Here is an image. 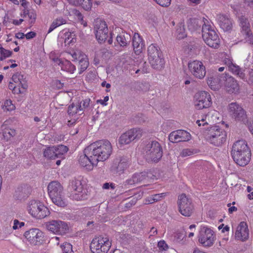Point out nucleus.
<instances>
[{
  "label": "nucleus",
  "instance_id": "obj_17",
  "mask_svg": "<svg viewBox=\"0 0 253 253\" xmlns=\"http://www.w3.org/2000/svg\"><path fill=\"white\" fill-rule=\"evenodd\" d=\"M24 236L31 244L37 245L41 243L43 233L38 228H32L26 231Z\"/></svg>",
  "mask_w": 253,
  "mask_h": 253
},
{
  "label": "nucleus",
  "instance_id": "obj_26",
  "mask_svg": "<svg viewBox=\"0 0 253 253\" xmlns=\"http://www.w3.org/2000/svg\"><path fill=\"white\" fill-rule=\"evenodd\" d=\"M223 62L224 64L228 67V70L232 72L233 74L237 75L241 78H244V74L241 68L236 64H234L231 59L225 58Z\"/></svg>",
  "mask_w": 253,
  "mask_h": 253
},
{
  "label": "nucleus",
  "instance_id": "obj_30",
  "mask_svg": "<svg viewBox=\"0 0 253 253\" xmlns=\"http://www.w3.org/2000/svg\"><path fill=\"white\" fill-rule=\"evenodd\" d=\"M207 84L213 90H218L221 86L220 80L216 75L211 76L207 80Z\"/></svg>",
  "mask_w": 253,
  "mask_h": 253
},
{
  "label": "nucleus",
  "instance_id": "obj_52",
  "mask_svg": "<svg viewBox=\"0 0 253 253\" xmlns=\"http://www.w3.org/2000/svg\"><path fill=\"white\" fill-rule=\"evenodd\" d=\"M166 195V193H163L158 194H155L152 196L153 198V201L157 202L161 199V198L164 197Z\"/></svg>",
  "mask_w": 253,
  "mask_h": 253
},
{
  "label": "nucleus",
  "instance_id": "obj_28",
  "mask_svg": "<svg viewBox=\"0 0 253 253\" xmlns=\"http://www.w3.org/2000/svg\"><path fill=\"white\" fill-rule=\"evenodd\" d=\"M12 81L19 88L21 87L24 91L27 88L28 84L24 76L19 73L14 74L12 77Z\"/></svg>",
  "mask_w": 253,
  "mask_h": 253
},
{
  "label": "nucleus",
  "instance_id": "obj_45",
  "mask_svg": "<svg viewBox=\"0 0 253 253\" xmlns=\"http://www.w3.org/2000/svg\"><path fill=\"white\" fill-rule=\"evenodd\" d=\"M61 248L63 253H74L72 250V246L71 244L65 242L61 245Z\"/></svg>",
  "mask_w": 253,
  "mask_h": 253
},
{
  "label": "nucleus",
  "instance_id": "obj_57",
  "mask_svg": "<svg viewBox=\"0 0 253 253\" xmlns=\"http://www.w3.org/2000/svg\"><path fill=\"white\" fill-rule=\"evenodd\" d=\"M75 14L78 17V19L80 20H83V16L82 14L78 10H75Z\"/></svg>",
  "mask_w": 253,
  "mask_h": 253
},
{
  "label": "nucleus",
  "instance_id": "obj_14",
  "mask_svg": "<svg viewBox=\"0 0 253 253\" xmlns=\"http://www.w3.org/2000/svg\"><path fill=\"white\" fill-rule=\"evenodd\" d=\"M188 68L190 74L196 78L202 79L206 76V68L201 61L196 60L190 61Z\"/></svg>",
  "mask_w": 253,
  "mask_h": 253
},
{
  "label": "nucleus",
  "instance_id": "obj_44",
  "mask_svg": "<svg viewBox=\"0 0 253 253\" xmlns=\"http://www.w3.org/2000/svg\"><path fill=\"white\" fill-rule=\"evenodd\" d=\"M80 3L78 5H81L85 10H88L92 7V0H80Z\"/></svg>",
  "mask_w": 253,
  "mask_h": 253
},
{
  "label": "nucleus",
  "instance_id": "obj_2",
  "mask_svg": "<svg viewBox=\"0 0 253 253\" xmlns=\"http://www.w3.org/2000/svg\"><path fill=\"white\" fill-rule=\"evenodd\" d=\"M47 189L49 196L54 204L59 207L66 205L63 188L59 182L56 181L50 182Z\"/></svg>",
  "mask_w": 253,
  "mask_h": 253
},
{
  "label": "nucleus",
  "instance_id": "obj_19",
  "mask_svg": "<svg viewBox=\"0 0 253 253\" xmlns=\"http://www.w3.org/2000/svg\"><path fill=\"white\" fill-rule=\"evenodd\" d=\"M128 160L124 157L117 158L113 161L110 168L111 171L114 174L122 173L127 168Z\"/></svg>",
  "mask_w": 253,
  "mask_h": 253
},
{
  "label": "nucleus",
  "instance_id": "obj_59",
  "mask_svg": "<svg viewBox=\"0 0 253 253\" xmlns=\"http://www.w3.org/2000/svg\"><path fill=\"white\" fill-rule=\"evenodd\" d=\"M20 2L21 5L24 8V9H26L28 8V2L26 0H20Z\"/></svg>",
  "mask_w": 253,
  "mask_h": 253
},
{
  "label": "nucleus",
  "instance_id": "obj_56",
  "mask_svg": "<svg viewBox=\"0 0 253 253\" xmlns=\"http://www.w3.org/2000/svg\"><path fill=\"white\" fill-rule=\"evenodd\" d=\"M90 99H86L84 100H83V105L82 106V107L83 108H85L87 107L89 104Z\"/></svg>",
  "mask_w": 253,
  "mask_h": 253
},
{
  "label": "nucleus",
  "instance_id": "obj_11",
  "mask_svg": "<svg viewBox=\"0 0 253 253\" xmlns=\"http://www.w3.org/2000/svg\"><path fill=\"white\" fill-rule=\"evenodd\" d=\"M212 104L210 93L206 91H201L195 95L194 105L198 110L210 107Z\"/></svg>",
  "mask_w": 253,
  "mask_h": 253
},
{
  "label": "nucleus",
  "instance_id": "obj_63",
  "mask_svg": "<svg viewBox=\"0 0 253 253\" xmlns=\"http://www.w3.org/2000/svg\"><path fill=\"white\" fill-rule=\"evenodd\" d=\"M110 186H111L112 188H114V186L112 184L110 185L108 183H105L103 185V188L108 189L109 188Z\"/></svg>",
  "mask_w": 253,
  "mask_h": 253
},
{
  "label": "nucleus",
  "instance_id": "obj_8",
  "mask_svg": "<svg viewBox=\"0 0 253 253\" xmlns=\"http://www.w3.org/2000/svg\"><path fill=\"white\" fill-rule=\"evenodd\" d=\"M230 116L236 121L246 124L248 122V118L246 111L236 102L230 103L227 107Z\"/></svg>",
  "mask_w": 253,
  "mask_h": 253
},
{
  "label": "nucleus",
  "instance_id": "obj_55",
  "mask_svg": "<svg viewBox=\"0 0 253 253\" xmlns=\"http://www.w3.org/2000/svg\"><path fill=\"white\" fill-rule=\"evenodd\" d=\"M108 100H109V97L108 96H105L104 98V99H103V100H102V99L98 100L97 101V102L98 103H100L102 105H107L106 102H107L108 101Z\"/></svg>",
  "mask_w": 253,
  "mask_h": 253
},
{
  "label": "nucleus",
  "instance_id": "obj_10",
  "mask_svg": "<svg viewBox=\"0 0 253 253\" xmlns=\"http://www.w3.org/2000/svg\"><path fill=\"white\" fill-rule=\"evenodd\" d=\"M199 242L202 246L206 248L211 247L215 241V235L213 231L211 229L203 227L199 235Z\"/></svg>",
  "mask_w": 253,
  "mask_h": 253
},
{
  "label": "nucleus",
  "instance_id": "obj_53",
  "mask_svg": "<svg viewBox=\"0 0 253 253\" xmlns=\"http://www.w3.org/2000/svg\"><path fill=\"white\" fill-rule=\"evenodd\" d=\"M206 118L207 117H206L205 119H202L201 120H197L196 121V124L199 126H201L202 125V126H204L205 125L208 124V123L206 121Z\"/></svg>",
  "mask_w": 253,
  "mask_h": 253
},
{
  "label": "nucleus",
  "instance_id": "obj_42",
  "mask_svg": "<svg viewBox=\"0 0 253 253\" xmlns=\"http://www.w3.org/2000/svg\"><path fill=\"white\" fill-rule=\"evenodd\" d=\"M177 38L179 39H182L186 36L184 25L181 23L178 25L176 31Z\"/></svg>",
  "mask_w": 253,
  "mask_h": 253
},
{
  "label": "nucleus",
  "instance_id": "obj_54",
  "mask_svg": "<svg viewBox=\"0 0 253 253\" xmlns=\"http://www.w3.org/2000/svg\"><path fill=\"white\" fill-rule=\"evenodd\" d=\"M25 35L27 39H31L34 38L36 36V34L34 32H30Z\"/></svg>",
  "mask_w": 253,
  "mask_h": 253
},
{
  "label": "nucleus",
  "instance_id": "obj_41",
  "mask_svg": "<svg viewBox=\"0 0 253 253\" xmlns=\"http://www.w3.org/2000/svg\"><path fill=\"white\" fill-rule=\"evenodd\" d=\"M61 68L63 70H65L71 74H73L76 70L75 66L68 61H66L65 63L62 64Z\"/></svg>",
  "mask_w": 253,
  "mask_h": 253
},
{
  "label": "nucleus",
  "instance_id": "obj_22",
  "mask_svg": "<svg viewBox=\"0 0 253 253\" xmlns=\"http://www.w3.org/2000/svg\"><path fill=\"white\" fill-rule=\"evenodd\" d=\"M231 154L234 161L240 166H245L248 164L251 159V151L248 152V153L247 152L246 153L245 152H235V153H231Z\"/></svg>",
  "mask_w": 253,
  "mask_h": 253
},
{
  "label": "nucleus",
  "instance_id": "obj_9",
  "mask_svg": "<svg viewBox=\"0 0 253 253\" xmlns=\"http://www.w3.org/2000/svg\"><path fill=\"white\" fill-rule=\"evenodd\" d=\"M69 197L76 200H82L85 198L83 191V186L80 180L74 179L69 183L67 188Z\"/></svg>",
  "mask_w": 253,
  "mask_h": 253
},
{
  "label": "nucleus",
  "instance_id": "obj_27",
  "mask_svg": "<svg viewBox=\"0 0 253 253\" xmlns=\"http://www.w3.org/2000/svg\"><path fill=\"white\" fill-rule=\"evenodd\" d=\"M132 46L135 54L138 55L142 52L144 47L142 39L138 33H134L132 39Z\"/></svg>",
  "mask_w": 253,
  "mask_h": 253
},
{
  "label": "nucleus",
  "instance_id": "obj_62",
  "mask_svg": "<svg viewBox=\"0 0 253 253\" xmlns=\"http://www.w3.org/2000/svg\"><path fill=\"white\" fill-rule=\"evenodd\" d=\"M25 35L23 33H18L16 34L15 36L17 38L19 39H22L25 37Z\"/></svg>",
  "mask_w": 253,
  "mask_h": 253
},
{
  "label": "nucleus",
  "instance_id": "obj_7",
  "mask_svg": "<svg viewBox=\"0 0 253 253\" xmlns=\"http://www.w3.org/2000/svg\"><path fill=\"white\" fill-rule=\"evenodd\" d=\"M27 208L29 213L38 219L44 218L50 214L48 208L38 201H31Z\"/></svg>",
  "mask_w": 253,
  "mask_h": 253
},
{
  "label": "nucleus",
  "instance_id": "obj_23",
  "mask_svg": "<svg viewBox=\"0 0 253 253\" xmlns=\"http://www.w3.org/2000/svg\"><path fill=\"white\" fill-rule=\"evenodd\" d=\"M249 231L247 223L241 222L238 226L236 232L235 238L237 240L244 241L249 238Z\"/></svg>",
  "mask_w": 253,
  "mask_h": 253
},
{
  "label": "nucleus",
  "instance_id": "obj_21",
  "mask_svg": "<svg viewBox=\"0 0 253 253\" xmlns=\"http://www.w3.org/2000/svg\"><path fill=\"white\" fill-rule=\"evenodd\" d=\"M240 26L242 28V33L245 35L246 42L253 45V35L250 29V25L248 20L242 16L240 18Z\"/></svg>",
  "mask_w": 253,
  "mask_h": 253
},
{
  "label": "nucleus",
  "instance_id": "obj_38",
  "mask_svg": "<svg viewBox=\"0 0 253 253\" xmlns=\"http://www.w3.org/2000/svg\"><path fill=\"white\" fill-rule=\"evenodd\" d=\"M89 62L86 57L80 59L79 62V74H81L87 68Z\"/></svg>",
  "mask_w": 253,
  "mask_h": 253
},
{
  "label": "nucleus",
  "instance_id": "obj_3",
  "mask_svg": "<svg viewBox=\"0 0 253 253\" xmlns=\"http://www.w3.org/2000/svg\"><path fill=\"white\" fill-rule=\"evenodd\" d=\"M143 152L148 161L158 162L163 156V148L158 141H151L145 146Z\"/></svg>",
  "mask_w": 253,
  "mask_h": 253
},
{
  "label": "nucleus",
  "instance_id": "obj_61",
  "mask_svg": "<svg viewBox=\"0 0 253 253\" xmlns=\"http://www.w3.org/2000/svg\"><path fill=\"white\" fill-rule=\"evenodd\" d=\"M23 21V19H20L19 20H13L12 23L15 25H20Z\"/></svg>",
  "mask_w": 253,
  "mask_h": 253
},
{
  "label": "nucleus",
  "instance_id": "obj_31",
  "mask_svg": "<svg viewBox=\"0 0 253 253\" xmlns=\"http://www.w3.org/2000/svg\"><path fill=\"white\" fill-rule=\"evenodd\" d=\"M147 52L149 61L159 56L162 55V52L159 47L153 44H152L148 46Z\"/></svg>",
  "mask_w": 253,
  "mask_h": 253
},
{
  "label": "nucleus",
  "instance_id": "obj_46",
  "mask_svg": "<svg viewBox=\"0 0 253 253\" xmlns=\"http://www.w3.org/2000/svg\"><path fill=\"white\" fill-rule=\"evenodd\" d=\"M2 108L4 110L10 111L15 109V106L12 104L11 100H6L4 103Z\"/></svg>",
  "mask_w": 253,
  "mask_h": 253
},
{
  "label": "nucleus",
  "instance_id": "obj_35",
  "mask_svg": "<svg viewBox=\"0 0 253 253\" xmlns=\"http://www.w3.org/2000/svg\"><path fill=\"white\" fill-rule=\"evenodd\" d=\"M81 103L82 102L72 103L68 107V114L70 116H73L80 112H82L81 114H82L83 112V108L82 107Z\"/></svg>",
  "mask_w": 253,
  "mask_h": 253
},
{
  "label": "nucleus",
  "instance_id": "obj_36",
  "mask_svg": "<svg viewBox=\"0 0 253 253\" xmlns=\"http://www.w3.org/2000/svg\"><path fill=\"white\" fill-rule=\"evenodd\" d=\"M130 40V36L129 35L126 33L118 35L116 37V40L118 43L122 46H126Z\"/></svg>",
  "mask_w": 253,
  "mask_h": 253
},
{
  "label": "nucleus",
  "instance_id": "obj_15",
  "mask_svg": "<svg viewBox=\"0 0 253 253\" xmlns=\"http://www.w3.org/2000/svg\"><path fill=\"white\" fill-rule=\"evenodd\" d=\"M94 30L96 38L100 43L105 42L108 38V29L106 22L99 19L95 21Z\"/></svg>",
  "mask_w": 253,
  "mask_h": 253
},
{
  "label": "nucleus",
  "instance_id": "obj_29",
  "mask_svg": "<svg viewBox=\"0 0 253 253\" xmlns=\"http://www.w3.org/2000/svg\"><path fill=\"white\" fill-rule=\"evenodd\" d=\"M251 151L246 142L243 140H240L236 141L232 146V149L231 153L240 152L245 153L247 152Z\"/></svg>",
  "mask_w": 253,
  "mask_h": 253
},
{
  "label": "nucleus",
  "instance_id": "obj_13",
  "mask_svg": "<svg viewBox=\"0 0 253 253\" xmlns=\"http://www.w3.org/2000/svg\"><path fill=\"white\" fill-rule=\"evenodd\" d=\"M143 133V130L140 128L131 129L121 135L119 142L121 145L128 144L134 139L140 138Z\"/></svg>",
  "mask_w": 253,
  "mask_h": 253
},
{
  "label": "nucleus",
  "instance_id": "obj_51",
  "mask_svg": "<svg viewBox=\"0 0 253 253\" xmlns=\"http://www.w3.org/2000/svg\"><path fill=\"white\" fill-rule=\"evenodd\" d=\"M24 225V222H20L17 219H15L14 220V225L12 228L14 230H16L17 229L22 227Z\"/></svg>",
  "mask_w": 253,
  "mask_h": 253
},
{
  "label": "nucleus",
  "instance_id": "obj_20",
  "mask_svg": "<svg viewBox=\"0 0 253 253\" xmlns=\"http://www.w3.org/2000/svg\"><path fill=\"white\" fill-rule=\"evenodd\" d=\"M223 84L225 90L229 93H238L240 87L237 81L232 77L225 75L223 77Z\"/></svg>",
  "mask_w": 253,
  "mask_h": 253
},
{
  "label": "nucleus",
  "instance_id": "obj_50",
  "mask_svg": "<svg viewBox=\"0 0 253 253\" xmlns=\"http://www.w3.org/2000/svg\"><path fill=\"white\" fill-rule=\"evenodd\" d=\"M158 247L161 251H166L168 249V246L164 240L160 241L158 243Z\"/></svg>",
  "mask_w": 253,
  "mask_h": 253
},
{
  "label": "nucleus",
  "instance_id": "obj_34",
  "mask_svg": "<svg viewBox=\"0 0 253 253\" xmlns=\"http://www.w3.org/2000/svg\"><path fill=\"white\" fill-rule=\"evenodd\" d=\"M67 18L62 17H58L55 19L51 24L49 28L48 33L52 32L54 29L62 25L65 24L67 22Z\"/></svg>",
  "mask_w": 253,
  "mask_h": 253
},
{
  "label": "nucleus",
  "instance_id": "obj_16",
  "mask_svg": "<svg viewBox=\"0 0 253 253\" xmlns=\"http://www.w3.org/2000/svg\"><path fill=\"white\" fill-rule=\"evenodd\" d=\"M45 226L48 230L58 234H65L69 229L67 224L59 220L48 221L46 223Z\"/></svg>",
  "mask_w": 253,
  "mask_h": 253
},
{
  "label": "nucleus",
  "instance_id": "obj_49",
  "mask_svg": "<svg viewBox=\"0 0 253 253\" xmlns=\"http://www.w3.org/2000/svg\"><path fill=\"white\" fill-rule=\"evenodd\" d=\"M194 154L193 151L190 149H184L180 153V155L183 157L189 156Z\"/></svg>",
  "mask_w": 253,
  "mask_h": 253
},
{
  "label": "nucleus",
  "instance_id": "obj_12",
  "mask_svg": "<svg viewBox=\"0 0 253 253\" xmlns=\"http://www.w3.org/2000/svg\"><path fill=\"white\" fill-rule=\"evenodd\" d=\"M177 204L179 211L185 216H190L193 212L194 208L191 201L185 194H182L179 196Z\"/></svg>",
  "mask_w": 253,
  "mask_h": 253
},
{
  "label": "nucleus",
  "instance_id": "obj_33",
  "mask_svg": "<svg viewBox=\"0 0 253 253\" xmlns=\"http://www.w3.org/2000/svg\"><path fill=\"white\" fill-rule=\"evenodd\" d=\"M43 155L47 160H54L58 158L55 146L46 147L43 151Z\"/></svg>",
  "mask_w": 253,
  "mask_h": 253
},
{
  "label": "nucleus",
  "instance_id": "obj_18",
  "mask_svg": "<svg viewBox=\"0 0 253 253\" xmlns=\"http://www.w3.org/2000/svg\"><path fill=\"white\" fill-rule=\"evenodd\" d=\"M191 134L187 131L179 129L171 132L169 136V141L172 143L185 142L190 140Z\"/></svg>",
  "mask_w": 253,
  "mask_h": 253
},
{
  "label": "nucleus",
  "instance_id": "obj_4",
  "mask_svg": "<svg viewBox=\"0 0 253 253\" xmlns=\"http://www.w3.org/2000/svg\"><path fill=\"white\" fill-rule=\"evenodd\" d=\"M202 25V37L205 42L209 46L217 48L219 46L220 40L215 31L211 29V25L206 23Z\"/></svg>",
  "mask_w": 253,
  "mask_h": 253
},
{
  "label": "nucleus",
  "instance_id": "obj_25",
  "mask_svg": "<svg viewBox=\"0 0 253 253\" xmlns=\"http://www.w3.org/2000/svg\"><path fill=\"white\" fill-rule=\"evenodd\" d=\"M154 176L150 172H142L134 174L132 176L127 180L128 184L132 185L142 181L148 180Z\"/></svg>",
  "mask_w": 253,
  "mask_h": 253
},
{
  "label": "nucleus",
  "instance_id": "obj_32",
  "mask_svg": "<svg viewBox=\"0 0 253 253\" xmlns=\"http://www.w3.org/2000/svg\"><path fill=\"white\" fill-rule=\"evenodd\" d=\"M149 62L153 68L158 70H161L163 68L165 65V61L163 55L153 58V59L149 60Z\"/></svg>",
  "mask_w": 253,
  "mask_h": 253
},
{
  "label": "nucleus",
  "instance_id": "obj_5",
  "mask_svg": "<svg viewBox=\"0 0 253 253\" xmlns=\"http://www.w3.org/2000/svg\"><path fill=\"white\" fill-rule=\"evenodd\" d=\"M226 136L225 131L216 126L211 127L206 134L207 140L216 146L221 145L225 141Z\"/></svg>",
  "mask_w": 253,
  "mask_h": 253
},
{
  "label": "nucleus",
  "instance_id": "obj_40",
  "mask_svg": "<svg viewBox=\"0 0 253 253\" xmlns=\"http://www.w3.org/2000/svg\"><path fill=\"white\" fill-rule=\"evenodd\" d=\"M0 60L2 61L6 58L11 56L12 52L10 50L4 48L1 44H0Z\"/></svg>",
  "mask_w": 253,
  "mask_h": 253
},
{
  "label": "nucleus",
  "instance_id": "obj_47",
  "mask_svg": "<svg viewBox=\"0 0 253 253\" xmlns=\"http://www.w3.org/2000/svg\"><path fill=\"white\" fill-rule=\"evenodd\" d=\"M8 88L9 89L12 90L14 93H21L24 92V90H21L20 88H19L14 82H9Z\"/></svg>",
  "mask_w": 253,
  "mask_h": 253
},
{
  "label": "nucleus",
  "instance_id": "obj_6",
  "mask_svg": "<svg viewBox=\"0 0 253 253\" xmlns=\"http://www.w3.org/2000/svg\"><path fill=\"white\" fill-rule=\"evenodd\" d=\"M111 245L108 237L99 236L93 239L90 248L92 253H107Z\"/></svg>",
  "mask_w": 253,
  "mask_h": 253
},
{
  "label": "nucleus",
  "instance_id": "obj_39",
  "mask_svg": "<svg viewBox=\"0 0 253 253\" xmlns=\"http://www.w3.org/2000/svg\"><path fill=\"white\" fill-rule=\"evenodd\" d=\"M2 133L4 138L7 140L14 136L16 133L15 129L8 127L4 128Z\"/></svg>",
  "mask_w": 253,
  "mask_h": 253
},
{
  "label": "nucleus",
  "instance_id": "obj_48",
  "mask_svg": "<svg viewBox=\"0 0 253 253\" xmlns=\"http://www.w3.org/2000/svg\"><path fill=\"white\" fill-rule=\"evenodd\" d=\"M29 18V23L30 25H33L36 19L37 18V15L36 13L33 11H32L29 13V15H28Z\"/></svg>",
  "mask_w": 253,
  "mask_h": 253
},
{
  "label": "nucleus",
  "instance_id": "obj_24",
  "mask_svg": "<svg viewBox=\"0 0 253 253\" xmlns=\"http://www.w3.org/2000/svg\"><path fill=\"white\" fill-rule=\"evenodd\" d=\"M218 24L220 27L225 32L232 30L233 28V21L227 15L224 14H218L217 16Z\"/></svg>",
  "mask_w": 253,
  "mask_h": 253
},
{
  "label": "nucleus",
  "instance_id": "obj_64",
  "mask_svg": "<svg viewBox=\"0 0 253 253\" xmlns=\"http://www.w3.org/2000/svg\"><path fill=\"white\" fill-rule=\"evenodd\" d=\"M23 11V12L22 16H23L24 17H25L26 16H28L29 15V13H30V12H31L27 8L24 9Z\"/></svg>",
  "mask_w": 253,
  "mask_h": 253
},
{
  "label": "nucleus",
  "instance_id": "obj_37",
  "mask_svg": "<svg viewBox=\"0 0 253 253\" xmlns=\"http://www.w3.org/2000/svg\"><path fill=\"white\" fill-rule=\"evenodd\" d=\"M202 21L197 19H191L188 22V28L191 31H194L201 27Z\"/></svg>",
  "mask_w": 253,
  "mask_h": 253
},
{
  "label": "nucleus",
  "instance_id": "obj_1",
  "mask_svg": "<svg viewBox=\"0 0 253 253\" xmlns=\"http://www.w3.org/2000/svg\"><path fill=\"white\" fill-rule=\"evenodd\" d=\"M112 152V147L110 141L107 140H98L84 149V154L80 156L79 162L82 167L90 170L98 162L107 160Z\"/></svg>",
  "mask_w": 253,
  "mask_h": 253
},
{
  "label": "nucleus",
  "instance_id": "obj_43",
  "mask_svg": "<svg viewBox=\"0 0 253 253\" xmlns=\"http://www.w3.org/2000/svg\"><path fill=\"white\" fill-rule=\"evenodd\" d=\"M55 148L58 158H60L68 151V148L63 145H59L57 146H55Z\"/></svg>",
  "mask_w": 253,
  "mask_h": 253
},
{
  "label": "nucleus",
  "instance_id": "obj_60",
  "mask_svg": "<svg viewBox=\"0 0 253 253\" xmlns=\"http://www.w3.org/2000/svg\"><path fill=\"white\" fill-rule=\"evenodd\" d=\"M249 81L253 84V70L249 72Z\"/></svg>",
  "mask_w": 253,
  "mask_h": 253
},
{
  "label": "nucleus",
  "instance_id": "obj_58",
  "mask_svg": "<svg viewBox=\"0 0 253 253\" xmlns=\"http://www.w3.org/2000/svg\"><path fill=\"white\" fill-rule=\"evenodd\" d=\"M68 2L75 6H78V5L80 3L81 0H68Z\"/></svg>",
  "mask_w": 253,
  "mask_h": 253
}]
</instances>
